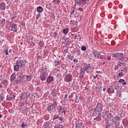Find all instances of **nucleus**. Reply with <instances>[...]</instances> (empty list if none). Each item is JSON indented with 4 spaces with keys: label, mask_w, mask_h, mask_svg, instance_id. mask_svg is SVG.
Listing matches in <instances>:
<instances>
[{
    "label": "nucleus",
    "mask_w": 128,
    "mask_h": 128,
    "mask_svg": "<svg viewBox=\"0 0 128 128\" xmlns=\"http://www.w3.org/2000/svg\"><path fill=\"white\" fill-rule=\"evenodd\" d=\"M96 110L98 112H102V103H98L96 108Z\"/></svg>",
    "instance_id": "nucleus-5"
},
{
    "label": "nucleus",
    "mask_w": 128,
    "mask_h": 128,
    "mask_svg": "<svg viewBox=\"0 0 128 128\" xmlns=\"http://www.w3.org/2000/svg\"><path fill=\"white\" fill-rule=\"evenodd\" d=\"M101 64H104V62H102V63L101 62Z\"/></svg>",
    "instance_id": "nucleus-57"
},
{
    "label": "nucleus",
    "mask_w": 128,
    "mask_h": 128,
    "mask_svg": "<svg viewBox=\"0 0 128 128\" xmlns=\"http://www.w3.org/2000/svg\"><path fill=\"white\" fill-rule=\"evenodd\" d=\"M4 22V20L2 21H0V22Z\"/></svg>",
    "instance_id": "nucleus-50"
},
{
    "label": "nucleus",
    "mask_w": 128,
    "mask_h": 128,
    "mask_svg": "<svg viewBox=\"0 0 128 128\" xmlns=\"http://www.w3.org/2000/svg\"><path fill=\"white\" fill-rule=\"evenodd\" d=\"M118 66H115V70H118Z\"/></svg>",
    "instance_id": "nucleus-44"
},
{
    "label": "nucleus",
    "mask_w": 128,
    "mask_h": 128,
    "mask_svg": "<svg viewBox=\"0 0 128 128\" xmlns=\"http://www.w3.org/2000/svg\"><path fill=\"white\" fill-rule=\"evenodd\" d=\"M98 116L94 118V120H98V122L100 121V120H102V114H98Z\"/></svg>",
    "instance_id": "nucleus-12"
},
{
    "label": "nucleus",
    "mask_w": 128,
    "mask_h": 128,
    "mask_svg": "<svg viewBox=\"0 0 128 128\" xmlns=\"http://www.w3.org/2000/svg\"><path fill=\"white\" fill-rule=\"evenodd\" d=\"M52 96H58L56 95L55 88L52 90Z\"/></svg>",
    "instance_id": "nucleus-21"
},
{
    "label": "nucleus",
    "mask_w": 128,
    "mask_h": 128,
    "mask_svg": "<svg viewBox=\"0 0 128 128\" xmlns=\"http://www.w3.org/2000/svg\"><path fill=\"white\" fill-rule=\"evenodd\" d=\"M4 97L0 96V102H2V100H4Z\"/></svg>",
    "instance_id": "nucleus-40"
},
{
    "label": "nucleus",
    "mask_w": 128,
    "mask_h": 128,
    "mask_svg": "<svg viewBox=\"0 0 128 128\" xmlns=\"http://www.w3.org/2000/svg\"><path fill=\"white\" fill-rule=\"evenodd\" d=\"M54 2L57 4H60V0H54Z\"/></svg>",
    "instance_id": "nucleus-34"
},
{
    "label": "nucleus",
    "mask_w": 128,
    "mask_h": 128,
    "mask_svg": "<svg viewBox=\"0 0 128 128\" xmlns=\"http://www.w3.org/2000/svg\"><path fill=\"white\" fill-rule=\"evenodd\" d=\"M20 68V66H18V64L14 66V70L16 72H18V70H19Z\"/></svg>",
    "instance_id": "nucleus-19"
},
{
    "label": "nucleus",
    "mask_w": 128,
    "mask_h": 128,
    "mask_svg": "<svg viewBox=\"0 0 128 128\" xmlns=\"http://www.w3.org/2000/svg\"><path fill=\"white\" fill-rule=\"evenodd\" d=\"M107 60H112V58L110 56H107Z\"/></svg>",
    "instance_id": "nucleus-38"
},
{
    "label": "nucleus",
    "mask_w": 128,
    "mask_h": 128,
    "mask_svg": "<svg viewBox=\"0 0 128 128\" xmlns=\"http://www.w3.org/2000/svg\"><path fill=\"white\" fill-rule=\"evenodd\" d=\"M65 98H67L66 96V97H64Z\"/></svg>",
    "instance_id": "nucleus-59"
},
{
    "label": "nucleus",
    "mask_w": 128,
    "mask_h": 128,
    "mask_svg": "<svg viewBox=\"0 0 128 128\" xmlns=\"http://www.w3.org/2000/svg\"><path fill=\"white\" fill-rule=\"evenodd\" d=\"M0 10H6V3L2 2L0 4Z\"/></svg>",
    "instance_id": "nucleus-16"
},
{
    "label": "nucleus",
    "mask_w": 128,
    "mask_h": 128,
    "mask_svg": "<svg viewBox=\"0 0 128 128\" xmlns=\"http://www.w3.org/2000/svg\"><path fill=\"white\" fill-rule=\"evenodd\" d=\"M54 66H58V68H60V61H56L55 60L54 61Z\"/></svg>",
    "instance_id": "nucleus-14"
},
{
    "label": "nucleus",
    "mask_w": 128,
    "mask_h": 128,
    "mask_svg": "<svg viewBox=\"0 0 128 128\" xmlns=\"http://www.w3.org/2000/svg\"><path fill=\"white\" fill-rule=\"evenodd\" d=\"M26 126V124H24V122L22 123L21 124V128H24V127Z\"/></svg>",
    "instance_id": "nucleus-30"
},
{
    "label": "nucleus",
    "mask_w": 128,
    "mask_h": 128,
    "mask_svg": "<svg viewBox=\"0 0 128 128\" xmlns=\"http://www.w3.org/2000/svg\"><path fill=\"white\" fill-rule=\"evenodd\" d=\"M47 77H48V74H46V73L44 72L40 74V78L41 80H42V82L46 80Z\"/></svg>",
    "instance_id": "nucleus-7"
},
{
    "label": "nucleus",
    "mask_w": 128,
    "mask_h": 128,
    "mask_svg": "<svg viewBox=\"0 0 128 128\" xmlns=\"http://www.w3.org/2000/svg\"><path fill=\"white\" fill-rule=\"evenodd\" d=\"M68 58H70L71 60H72L74 58V56H68Z\"/></svg>",
    "instance_id": "nucleus-37"
},
{
    "label": "nucleus",
    "mask_w": 128,
    "mask_h": 128,
    "mask_svg": "<svg viewBox=\"0 0 128 128\" xmlns=\"http://www.w3.org/2000/svg\"><path fill=\"white\" fill-rule=\"evenodd\" d=\"M22 96H30V94L26 92L22 93Z\"/></svg>",
    "instance_id": "nucleus-22"
},
{
    "label": "nucleus",
    "mask_w": 128,
    "mask_h": 128,
    "mask_svg": "<svg viewBox=\"0 0 128 128\" xmlns=\"http://www.w3.org/2000/svg\"><path fill=\"white\" fill-rule=\"evenodd\" d=\"M4 52L6 54V56H8V50L6 49L4 50Z\"/></svg>",
    "instance_id": "nucleus-32"
},
{
    "label": "nucleus",
    "mask_w": 128,
    "mask_h": 128,
    "mask_svg": "<svg viewBox=\"0 0 128 128\" xmlns=\"http://www.w3.org/2000/svg\"><path fill=\"white\" fill-rule=\"evenodd\" d=\"M122 72H124V70H122Z\"/></svg>",
    "instance_id": "nucleus-56"
},
{
    "label": "nucleus",
    "mask_w": 128,
    "mask_h": 128,
    "mask_svg": "<svg viewBox=\"0 0 128 128\" xmlns=\"http://www.w3.org/2000/svg\"><path fill=\"white\" fill-rule=\"evenodd\" d=\"M36 12L39 14H40V12H44V8L40 6H38L36 8Z\"/></svg>",
    "instance_id": "nucleus-11"
},
{
    "label": "nucleus",
    "mask_w": 128,
    "mask_h": 128,
    "mask_svg": "<svg viewBox=\"0 0 128 128\" xmlns=\"http://www.w3.org/2000/svg\"><path fill=\"white\" fill-rule=\"evenodd\" d=\"M58 120H64V118H62L60 117H58Z\"/></svg>",
    "instance_id": "nucleus-41"
},
{
    "label": "nucleus",
    "mask_w": 128,
    "mask_h": 128,
    "mask_svg": "<svg viewBox=\"0 0 128 128\" xmlns=\"http://www.w3.org/2000/svg\"><path fill=\"white\" fill-rule=\"evenodd\" d=\"M108 106H110V108H112V103H109Z\"/></svg>",
    "instance_id": "nucleus-48"
},
{
    "label": "nucleus",
    "mask_w": 128,
    "mask_h": 128,
    "mask_svg": "<svg viewBox=\"0 0 128 128\" xmlns=\"http://www.w3.org/2000/svg\"><path fill=\"white\" fill-rule=\"evenodd\" d=\"M78 10H80V12H82L84 10L82 9V8H78Z\"/></svg>",
    "instance_id": "nucleus-42"
},
{
    "label": "nucleus",
    "mask_w": 128,
    "mask_h": 128,
    "mask_svg": "<svg viewBox=\"0 0 128 128\" xmlns=\"http://www.w3.org/2000/svg\"><path fill=\"white\" fill-rule=\"evenodd\" d=\"M11 28H12V32H16L18 30L16 24H12V26H11Z\"/></svg>",
    "instance_id": "nucleus-8"
},
{
    "label": "nucleus",
    "mask_w": 128,
    "mask_h": 128,
    "mask_svg": "<svg viewBox=\"0 0 128 128\" xmlns=\"http://www.w3.org/2000/svg\"><path fill=\"white\" fill-rule=\"evenodd\" d=\"M90 70L88 72V74H91L92 72V66H90V64L85 65L83 70L80 72V74H84V72L86 70Z\"/></svg>",
    "instance_id": "nucleus-2"
},
{
    "label": "nucleus",
    "mask_w": 128,
    "mask_h": 128,
    "mask_svg": "<svg viewBox=\"0 0 128 128\" xmlns=\"http://www.w3.org/2000/svg\"><path fill=\"white\" fill-rule=\"evenodd\" d=\"M64 80L66 82H72V76L70 74H67L65 76Z\"/></svg>",
    "instance_id": "nucleus-4"
},
{
    "label": "nucleus",
    "mask_w": 128,
    "mask_h": 128,
    "mask_svg": "<svg viewBox=\"0 0 128 128\" xmlns=\"http://www.w3.org/2000/svg\"><path fill=\"white\" fill-rule=\"evenodd\" d=\"M86 0H82V4H86Z\"/></svg>",
    "instance_id": "nucleus-33"
},
{
    "label": "nucleus",
    "mask_w": 128,
    "mask_h": 128,
    "mask_svg": "<svg viewBox=\"0 0 128 128\" xmlns=\"http://www.w3.org/2000/svg\"><path fill=\"white\" fill-rule=\"evenodd\" d=\"M74 62H78V60H77L76 59H74Z\"/></svg>",
    "instance_id": "nucleus-46"
},
{
    "label": "nucleus",
    "mask_w": 128,
    "mask_h": 128,
    "mask_svg": "<svg viewBox=\"0 0 128 128\" xmlns=\"http://www.w3.org/2000/svg\"><path fill=\"white\" fill-rule=\"evenodd\" d=\"M2 85L0 84V88H2Z\"/></svg>",
    "instance_id": "nucleus-52"
},
{
    "label": "nucleus",
    "mask_w": 128,
    "mask_h": 128,
    "mask_svg": "<svg viewBox=\"0 0 128 128\" xmlns=\"http://www.w3.org/2000/svg\"><path fill=\"white\" fill-rule=\"evenodd\" d=\"M93 54L95 58H98L100 56V53L98 52H94Z\"/></svg>",
    "instance_id": "nucleus-13"
},
{
    "label": "nucleus",
    "mask_w": 128,
    "mask_h": 128,
    "mask_svg": "<svg viewBox=\"0 0 128 128\" xmlns=\"http://www.w3.org/2000/svg\"><path fill=\"white\" fill-rule=\"evenodd\" d=\"M108 114V112H106V114Z\"/></svg>",
    "instance_id": "nucleus-49"
},
{
    "label": "nucleus",
    "mask_w": 128,
    "mask_h": 128,
    "mask_svg": "<svg viewBox=\"0 0 128 128\" xmlns=\"http://www.w3.org/2000/svg\"><path fill=\"white\" fill-rule=\"evenodd\" d=\"M14 96H7L6 99L7 100H14Z\"/></svg>",
    "instance_id": "nucleus-24"
},
{
    "label": "nucleus",
    "mask_w": 128,
    "mask_h": 128,
    "mask_svg": "<svg viewBox=\"0 0 128 128\" xmlns=\"http://www.w3.org/2000/svg\"><path fill=\"white\" fill-rule=\"evenodd\" d=\"M98 58H99L102 59V58H104V56H99Z\"/></svg>",
    "instance_id": "nucleus-45"
},
{
    "label": "nucleus",
    "mask_w": 128,
    "mask_h": 128,
    "mask_svg": "<svg viewBox=\"0 0 128 128\" xmlns=\"http://www.w3.org/2000/svg\"><path fill=\"white\" fill-rule=\"evenodd\" d=\"M58 104H56V102H54L52 104L47 108V110L48 112H52L53 110H55Z\"/></svg>",
    "instance_id": "nucleus-3"
},
{
    "label": "nucleus",
    "mask_w": 128,
    "mask_h": 128,
    "mask_svg": "<svg viewBox=\"0 0 128 128\" xmlns=\"http://www.w3.org/2000/svg\"><path fill=\"white\" fill-rule=\"evenodd\" d=\"M60 112H62V114H66V109L64 108V106H62L60 108Z\"/></svg>",
    "instance_id": "nucleus-17"
},
{
    "label": "nucleus",
    "mask_w": 128,
    "mask_h": 128,
    "mask_svg": "<svg viewBox=\"0 0 128 128\" xmlns=\"http://www.w3.org/2000/svg\"><path fill=\"white\" fill-rule=\"evenodd\" d=\"M54 80V78L52 76L48 77L47 78V82H52Z\"/></svg>",
    "instance_id": "nucleus-18"
},
{
    "label": "nucleus",
    "mask_w": 128,
    "mask_h": 128,
    "mask_svg": "<svg viewBox=\"0 0 128 128\" xmlns=\"http://www.w3.org/2000/svg\"><path fill=\"white\" fill-rule=\"evenodd\" d=\"M26 62V60H21L18 63H17L20 68H22V66H24V64Z\"/></svg>",
    "instance_id": "nucleus-6"
},
{
    "label": "nucleus",
    "mask_w": 128,
    "mask_h": 128,
    "mask_svg": "<svg viewBox=\"0 0 128 128\" xmlns=\"http://www.w3.org/2000/svg\"><path fill=\"white\" fill-rule=\"evenodd\" d=\"M82 50H86V46H83L81 48Z\"/></svg>",
    "instance_id": "nucleus-27"
},
{
    "label": "nucleus",
    "mask_w": 128,
    "mask_h": 128,
    "mask_svg": "<svg viewBox=\"0 0 128 128\" xmlns=\"http://www.w3.org/2000/svg\"><path fill=\"white\" fill-rule=\"evenodd\" d=\"M76 2L77 4H81L82 3L80 2V1H78V0H74Z\"/></svg>",
    "instance_id": "nucleus-35"
},
{
    "label": "nucleus",
    "mask_w": 128,
    "mask_h": 128,
    "mask_svg": "<svg viewBox=\"0 0 128 128\" xmlns=\"http://www.w3.org/2000/svg\"><path fill=\"white\" fill-rule=\"evenodd\" d=\"M68 96V95L66 94V95H65V96Z\"/></svg>",
    "instance_id": "nucleus-55"
},
{
    "label": "nucleus",
    "mask_w": 128,
    "mask_h": 128,
    "mask_svg": "<svg viewBox=\"0 0 128 128\" xmlns=\"http://www.w3.org/2000/svg\"><path fill=\"white\" fill-rule=\"evenodd\" d=\"M118 76H120V78H122V76H124V73H122V72H120L118 74Z\"/></svg>",
    "instance_id": "nucleus-29"
},
{
    "label": "nucleus",
    "mask_w": 128,
    "mask_h": 128,
    "mask_svg": "<svg viewBox=\"0 0 128 128\" xmlns=\"http://www.w3.org/2000/svg\"><path fill=\"white\" fill-rule=\"evenodd\" d=\"M112 56H113V58H116V59L118 60H123L124 58V54L122 53L112 54Z\"/></svg>",
    "instance_id": "nucleus-1"
},
{
    "label": "nucleus",
    "mask_w": 128,
    "mask_h": 128,
    "mask_svg": "<svg viewBox=\"0 0 128 128\" xmlns=\"http://www.w3.org/2000/svg\"><path fill=\"white\" fill-rule=\"evenodd\" d=\"M63 32L64 34H66L68 32V29L65 28L63 30Z\"/></svg>",
    "instance_id": "nucleus-25"
},
{
    "label": "nucleus",
    "mask_w": 128,
    "mask_h": 128,
    "mask_svg": "<svg viewBox=\"0 0 128 128\" xmlns=\"http://www.w3.org/2000/svg\"><path fill=\"white\" fill-rule=\"evenodd\" d=\"M98 72V74H100V72Z\"/></svg>",
    "instance_id": "nucleus-54"
},
{
    "label": "nucleus",
    "mask_w": 128,
    "mask_h": 128,
    "mask_svg": "<svg viewBox=\"0 0 128 128\" xmlns=\"http://www.w3.org/2000/svg\"><path fill=\"white\" fill-rule=\"evenodd\" d=\"M56 118H58V116H54V118H53L54 120H56Z\"/></svg>",
    "instance_id": "nucleus-39"
},
{
    "label": "nucleus",
    "mask_w": 128,
    "mask_h": 128,
    "mask_svg": "<svg viewBox=\"0 0 128 128\" xmlns=\"http://www.w3.org/2000/svg\"><path fill=\"white\" fill-rule=\"evenodd\" d=\"M123 124H124V126H128V120H125L123 122Z\"/></svg>",
    "instance_id": "nucleus-26"
},
{
    "label": "nucleus",
    "mask_w": 128,
    "mask_h": 128,
    "mask_svg": "<svg viewBox=\"0 0 128 128\" xmlns=\"http://www.w3.org/2000/svg\"><path fill=\"white\" fill-rule=\"evenodd\" d=\"M94 78H98V75H96V76H93Z\"/></svg>",
    "instance_id": "nucleus-47"
},
{
    "label": "nucleus",
    "mask_w": 128,
    "mask_h": 128,
    "mask_svg": "<svg viewBox=\"0 0 128 128\" xmlns=\"http://www.w3.org/2000/svg\"><path fill=\"white\" fill-rule=\"evenodd\" d=\"M40 16V14L38 13V14H36V18L38 20V18Z\"/></svg>",
    "instance_id": "nucleus-31"
},
{
    "label": "nucleus",
    "mask_w": 128,
    "mask_h": 128,
    "mask_svg": "<svg viewBox=\"0 0 128 128\" xmlns=\"http://www.w3.org/2000/svg\"><path fill=\"white\" fill-rule=\"evenodd\" d=\"M16 80V74H12L10 78V80L14 82Z\"/></svg>",
    "instance_id": "nucleus-20"
},
{
    "label": "nucleus",
    "mask_w": 128,
    "mask_h": 128,
    "mask_svg": "<svg viewBox=\"0 0 128 128\" xmlns=\"http://www.w3.org/2000/svg\"><path fill=\"white\" fill-rule=\"evenodd\" d=\"M124 64H122V62H120V61L118 62V66H124Z\"/></svg>",
    "instance_id": "nucleus-28"
},
{
    "label": "nucleus",
    "mask_w": 128,
    "mask_h": 128,
    "mask_svg": "<svg viewBox=\"0 0 128 128\" xmlns=\"http://www.w3.org/2000/svg\"><path fill=\"white\" fill-rule=\"evenodd\" d=\"M2 118V114H0V118Z\"/></svg>",
    "instance_id": "nucleus-53"
},
{
    "label": "nucleus",
    "mask_w": 128,
    "mask_h": 128,
    "mask_svg": "<svg viewBox=\"0 0 128 128\" xmlns=\"http://www.w3.org/2000/svg\"><path fill=\"white\" fill-rule=\"evenodd\" d=\"M44 126L46 128H50L52 126V122L50 121L44 123Z\"/></svg>",
    "instance_id": "nucleus-9"
},
{
    "label": "nucleus",
    "mask_w": 128,
    "mask_h": 128,
    "mask_svg": "<svg viewBox=\"0 0 128 128\" xmlns=\"http://www.w3.org/2000/svg\"><path fill=\"white\" fill-rule=\"evenodd\" d=\"M64 128V126L60 124H56L54 127V128Z\"/></svg>",
    "instance_id": "nucleus-23"
},
{
    "label": "nucleus",
    "mask_w": 128,
    "mask_h": 128,
    "mask_svg": "<svg viewBox=\"0 0 128 128\" xmlns=\"http://www.w3.org/2000/svg\"><path fill=\"white\" fill-rule=\"evenodd\" d=\"M106 128H110V125H106Z\"/></svg>",
    "instance_id": "nucleus-43"
},
{
    "label": "nucleus",
    "mask_w": 128,
    "mask_h": 128,
    "mask_svg": "<svg viewBox=\"0 0 128 128\" xmlns=\"http://www.w3.org/2000/svg\"><path fill=\"white\" fill-rule=\"evenodd\" d=\"M103 91L106 92V88H103Z\"/></svg>",
    "instance_id": "nucleus-51"
},
{
    "label": "nucleus",
    "mask_w": 128,
    "mask_h": 128,
    "mask_svg": "<svg viewBox=\"0 0 128 128\" xmlns=\"http://www.w3.org/2000/svg\"><path fill=\"white\" fill-rule=\"evenodd\" d=\"M76 128H84V123H82V122L78 123L76 124Z\"/></svg>",
    "instance_id": "nucleus-10"
},
{
    "label": "nucleus",
    "mask_w": 128,
    "mask_h": 128,
    "mask_svg": "<svg viewBox=\"0 0 128 128\" xmlns=\"http://www.w3.org/2000/svg\"><path fill=\"white\" fill-rule=\"evenodd\" d=\"M26 78H27V79L28 78V76Z\"/></svg>",
    "instance_id": "nucleus-58"
},
{
    "label": "nucleus",
    "mask_w": 128,
    "mask_h": 128,
    "mask_svg": "<svg viewBox=\"0 0 128 128\" xmlns=\"http://www.w3.org/2000/svg\"><path fill=\"white\" fill-rule=\"evenodd\" d=\"M118 82L122 84V86H126V82L124 79H120Z\"/></svg>",
    "instance_id": "nucleus-15"
},
{
    "label": "nucleus",
    "mask_w": 128,
    "mask_h": 128,
    "mask_svg": "<svg viewBox=\"0 0 128 128\" xmlns=\"http://www.w3.org/2000/svg\"><path fill=\"white\" fill-rule=\"evenodd\" d=\"M53 36H54V38H56V36H58V33H56V32H54L53 34Z\"/></svg>",
    "instance_id": "nucleus-36"
}]
</instances>
